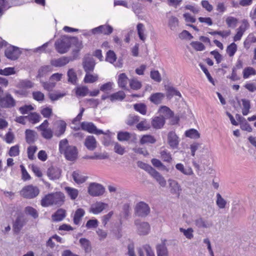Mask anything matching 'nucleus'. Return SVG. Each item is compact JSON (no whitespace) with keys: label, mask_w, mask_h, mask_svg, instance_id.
<instances>
[{"label":"nucleus","mask_w":256,"mask_h":256,"mask_svg":"<svg viewBox=\"0 0 256 256\" xmlns=\"http://www.w3.org/2000/svg\"><path fill=\"white\" fill-rule=\"evenodd\" d=\"M180 231L183 233L184 235L188 240H191L194 238V230L191 228H189L186 230L180 228Z\"/></svg>","instance_id":"864d4df0"},{"label":"nucleus","mask_w":256,"mask_h":256,"mask_svg":"<svg viewBox=\"0 0 256 256\" xmlns=\"http://www.w3.org/2000/svg\"><path fill=\"white\" fill-rule=\"evenodd\" d=\"M59 152L63 154L66 160L74 162L78 158V150L76 146L69 145L67 139L61 140L58 145Z\"/></svg>","instance_id":"f257e3e1"},{"label":"nucleus","mask_w":256,"mask_h":256,"mask_svg":"<svg viewBox=\"0 0 256 256\" xmlns=\"http://www.w3.org/2000/svg\"><path fill=\"white\" fill-rule=\"evenodd\" d=\"M152 164V165L157 168H161L162 170H166L168 171L166 167L162 164V163L158 159L152 158L151 160Z\"/></svg>","instance_id":"338daca9"},{"label":"nucleus","mask_w":256,"mask_h":256,"mask_svg":"<svg viewBox=\"0 0 256 256\" xmlns=\"http://www.w3.org/2000/svg\"><path fill=\"white\" fill-rule=\"evenodd\" d=\"M138 166L145 170L146 171L148 172L149 174H150L154 170V168L152 166H150V165L147 164H146L142 162H141V161H138Z\"/></svg>","instance_id":"13d9d810"},{"label":"nucleus","mask_w":256,"mask_h":256,"mask_svg":"<svg viewBox=\"0 0 256 256\" xmlns=\"http://www.w3.org/2000/svg\"><path fill=\"white\" fill-rule=\"evenodd\" d=\"M113 28L110 25H101L92 30L93 34H102L104 35H110L112 32Z\"/></svg>","instance_id":"ddd939ff"},{"label":"nucleus","mask_w":256,"mask_h":256,"mask_svg":"<svg viewBox=\"0 0 256 256\" xmlns=\"http://www.w3.org/2000/svg\"><path fill=\"white\" fill-rule=\"evenodd\" d=\"M52 70V66L50 65L42 66L38 70L37 78H40L44 76L48 72Z\"/></svg>","instance_id":"58836bf2"},{"label":"nucleus","mask_w":256,"mask_h":256,"mask_svg":"<svg viewBox=\"0 0 256 256\" xmlns=\"http://www.w3.org/2000/svg\"><path fill=\"white\" fill-rule=\"evenodd\" d=\"M134 212L135 214L139 217H146L150 212V208L146 203L140 202L136 204Z\"/></svg>","instance_id":"39448f33"},{"label":"nucleus","mask_w":256,"mask_h":256,"mask_svg":"<svg viewBox=\"0 0 256 256\" xmlns=\"http://www.w3.org/2000/svg\"><path fill=\"white\" fill-rule=\"evenodd\" d=\"M65 190L71 200H74L78 197V191L77 189L66 186L65 188Z\"/></svg>","instance_id":"a19ab883"},{"label":"nucleus","mask_w":256,"mask_h":256,"mask_svg":"<svg viewBox=\"0 0 256 256\" xmlns=\"http://www.w3.org/2000/svg\"><path fill=\"white\" fill-rule=\"evenodd\" d=\"M194 224L199 228H208L212 226V222L211 221L205 220L201 216L194 220Z\"/></svg>","instance_id":"a211bd4d"},{"label":"nucleus","mask_w":256,"mask_h":256,"mask_svg":"<svg viewBox=\"0 0 256 256\" xmlns=\"http://www.w3.org/2000/svg\"><path fill=\"white\" fill-rule=\"evenodd\" d=\"M237 50V45L234 42H232L227 46L226 52L230 56H234Z\"/></svg>","instance_id":"6e6d98bb"},{"label":"nucleus","mask_w":256,"mask_h":256,"mask_svg":"<svg viewBox=\"0 0 256 256\" xmlns=\"http://www.w3.org/2000/svg\"><path fill=\"white\" fill-rule=\"evenodd\" d=\"M116 56L114 52L112 50H109L106 52V60L111 64H113L116 61Z\"/></svg>","instance_id":"5fc2aeb1"},{"label":"nucleus","mask_w":256,"mask_h":256,"mask_svg":"<svg viewBox=\"0 0 256 256\" xmlns=\"http://www.w3.org/2000/svg\"><path fill=\"white\" fill-rule=\"evenodd\" d=\"M125 97L124 92L122 90H120L110 95L109 98L111 102H113L116 100L122 101Z\"/></svg>","instance_id":"c756f323"},{"label":"nucleus","mask_w":256,"mask_h":256,"mask_svg":"<svg viewBox=\"0 0 256 256\" xmlns=\"http://www.w3.org/2000/svg\"><path fill=\"white\" fill-rule=\"evenodd\" d=\"M150 175L154 178L159 184L162 187H165L166 182L164 177L155 169L152 172Z\"/></svg>","instance_id":"4be33fe9"},{"label":"nucleus","mask_w":256,"mask_h":256,"mask_svg":"<svg viewBox=\"0 0 256 256\" xmlns=\"http://www.w3.org/2000/svg\"><path fill=\"white\" fill-rule=\"evenodd\" d=\"M178 136L176 132L171 131L168 132V143L173 149L176 148L179 144V140Z\"/></svg>","instance_id":"dca6fc26"},{"label":"nucleus","mask_w":256,"mask_h":256,"mask_svg":"<svg viewBox=\"0 0 256 256\" xmlns=\"http://www.w3.org/2000/svg\"><path fill=\"white\" fill-rule=\"evenodd\" d=\"M41 134L44 138L50 140L52 137L53 132L50 128L44 129L41 130Z\"/></svg>","instance_id":"774afa93"},{"label":"nucleus","mask_w":256,"mask_h":256,"mask_svg":"<svg viewBox=\"0 0 256 256\" xmlns=\"http://www.w3.org/2000/svg\"><path fill=\"white\" fill-rule=\"evenodd\" d=\"M80 128L82 130L90 134H94L97 135L105 134L102 130L98 129L96 126L92 122H83L80 124Z\"/></svg>","instance_id":"0eeeda50"},{"label":"nucleus","mask_w":256,"mask_h":256,"mask_svg":"<svg viewBox=\"0 0 256 256\" xmlns=\"http://www.w3.org/2000/svg\"><path fill=\"white\" fill-rule=\"evenodd\" d=\"M256 72L255 70L252 67H246L243 70V78H248L251 75H255Z\"/></svg>","instance_id":"680f3d73"},{"label":"nucleus","mask_w":256,"mask_h":256,"mask_svg":"<svg viewBox=\"0 0 256 256\" xmlns=\"http://www.w3.org/2000/svg\"><path fill=\"white\" fill-rule=\"evenodd\" d=\"M140 117L133 114H130L128 116L126 124L129 126H132L134 124L138 122L140 120Z\"/></svg>","instance_id":"4c0bfd02"},{"label":"nucleus","mask_w":256,"mask_h":256,"mask_svg":"<svg viewBox=\"0 0 256 256\" xmlns=\"http://www.w3.org/2000/svg\"><path fill=\"white\" fill-rule=\"evenodd\" d=\"M114 150L116 153L120 155H123L126 152L124 147L122 146L118 142H114Z\"/></svg>","instance_id":"052dcab7"},{"label":"nucleus","mask_w":256,"mask_h":256,"mask_svg":"<svg viewBox=\"0 0 256 256\" xmlns=\"http://www.w3.org/2000/svg\"><path fill=\"white\" fill-rule=\"evenodd\" d=\"M27 220L22 215L17 216L13 224V230L16 234H18L27 222Z\"/></svg>","instance_id":"f8f14e48"},{"label":"nucleus","mask_w":256,"mask_h":256,"mask_svg":"<svg viewBox=\"0 0 256 256\" xmlns=\"http://www.w3.org/2000/svg\"><path fill=\"white\" fill-rule=\"evenodd\" d=\"M136 128L140 131L146 130L150 128V124L146 119H144L137 124Z\"/></svg>","instance_id":"e433bc0d"},{"label":"nucleus","mask_w":256,"mask_h":256,"mask_svg":"<svg viewBox=\"0 0 256 256\" xmlns=\"http://www.w3.org/2000/svg\"><path fill=\"white\" fill-rule=\"evenodd\" d=\"M105 191L104 188L100 184L92 182L88 188V192L92 196H98L104 194Z\"/></svg>","instance_id":"423d86ee"},{"label":"nucleus","mask_w":256,"mask_h":256,"mask_svg":"<svg viewBox=\"0 0 256 256\" xmlns=\"http://www.w3.org/2000/svg\"><path fill=\"white\" fill-rule=\"evenodd\" d=\"M26 140L28 144H32L36 141V137L37 135L36 132L30 129H27L25 131Z\"/></svg>","instance_id":"bb28decb"},{"label":"nucleus","mask_w":256,"mask_h":256,"mask_svg":"<svg viewBox=\"0 0 256 256\" xmlns=\"http://www.w3.org/2000/svg\"><path fill=\"white\" fill-rule=\"evenodd\" d=\"M18 86L20 88H30L34 86V83L28 80H23L19 82Z\"/></svg>","instance_id":"8fccbe9b"},{"label":"nucleus","mask_w":256,"mask_h":256,"mask_svg":"<svg viewBox=\"0 0 256 256\" xmlns=\"http://www.w3.org/2000/svg\"><path fill=\"white\" fill-rule=\"evenodd\" d=\"M66 216V210L62 208L58 209L52 216V218L54 222H60Z\"/></svg>","instance_id":"5701e85b"},{"label":"nucleus","mask_w":256,"mask_h":256,"mask_svg":"<svg viewBox=\"0 0 256 256\" xmlns=\"http://www.w3.org/2000/svg\"><path fill=\"white\" fill-rule=\"evenodd\" d=\"M184 134L186 137L194 139H197L200 137V134L198 131L194 128L186 130Z\"/></svg>","instance_id":"c03bdc74"},{"label":"nucleus","mask_w":256,"mask_h":256,"mask_svg":"<svg viewBox=\"0 0 256 256\" xmlns=\"http://www.w3.org/2000/svg\"><path fill=\"white\" fill-rule=\"evenodd\" d=\"M55 47L57 52L60 54L66 53L71 46L70 38L64 36L55 42Z\"/></svg>","instance_id":"f03ea898"},{"label":"nucleus","mask_w":256,"mask_h":256,"mask_svg":"<svg viewBox=\"0 0 256 256\" xmlns=\"http://www.w3.org/2000/svg\"><path fill=\"white\" fill-rule=\"evenodd\" d=\"M242 102L243 108L242 110V113L244 116H246L250 112V102L249 100L246 99H242Z\"/></svg>","instance_id":"603ef678"},{"label":"nucleus","mask_w":256,"mask_h":256,"mask_svg":"<svg viewBox=\"0 0 256 256\" xmlns=\"http://www.w3.org/2000/svg\"><path fill=\"white\" fill-rule=\"evenodd\" d=\"M79 242L86 252H88L90 250V243L89 240L86 238H80Z\"/></svg>","instance_id":"49530a36"},{"label":"nucleus","mask_w":256,"mask_h":256,"mask_svg":"<svg viewBox=\"0 0 256 256\" xmlns=\"http://www.w3.org/2000/svg\"><path fill=\"white\" fill-rule=\"evenodd\" d=\"M40 193L38 188L36 186L28 185L23 188L21 191L22 195L26 198H34Z\"/></svg>","instance_id":"7ed1b4c3"},{"label":"nucleus","mask_w":256,"mask_h":256,"mask_svg":"<svg viewBox=\"0 0 256 256\" xmlns=\"http://www.w3.org/2000/svg\"><path fill=\"white\" fill-rule=\"evenodd\" d=\"M74 60V58L72 57L62 56L57 59L52 60H50V64L54 67H62Z\"/></svg>","instance_id":"2eb2a0df"},{"label":"nucleus","mask_w":256,"mask_h":256,"mask_svg":"<svg viewBox=\"0 0 256 256\" xmlns=\"http://www.w3.org/2000/svg\"><path fill=\"white\" fill-rule=\"evenodd\" d=\"M28 119L32 124H36L40 120V116L36 112H32L27 116Z\"/></svg>","instance_id":"bf43d9fd"},{"label":"nucleus","mask_w":256,"mask_h":256,"mask_svg":"<svg viewBox=\"0 0 256 256\" xmlns=\"http://www.w3.org/2000/svg\"><path fill=\"white\" fill-rule=\"evenodd\" d=\"M176 168L185 175L190 176L194 174L193 171L190 168H185L184 164L181 163L177 164L176 165Z\"/></svg>","instance_id":"f704fd0d"},{"label":"nucleus","mask_w":256,"mask_h":256,"mask_svg":"<svg viewBox=\"0 0 256 256\" xmlns=\"http://www.w3.org/2000/svg\"><path fill=\"white\" fill-rule=\"evenodd\" d=\"M21 54V52L19 48L10 46L8 47L4 52L5 56L9 60H17Z\"/></svg>","instance_id":"1a4fd4ad"},{"label":"nucleus","mask_w":256,"mask_h":256,"mask_svg":"<svg viewBox=\"0 0 256 256\" xmlns=\"http://www.w3.org/2000/svg\"><path fill=\"white\" fill-rule=\"evenodd\" d=\"M128 78L125 73H122L118 76V86L124 89H126V84H128Z\"/></svg>","instance_id":"473e14b6"},{"label":"nucleus","mask_w":256,"mask_h":256,"mask_svg":"<svg viewBox=\"0 0 256 256\" xmlns=\"http://www.w3.org/2000/svg\"><path fill=\"white\" fill-rule=\"evenodd\" d=\"M72 177L77 184H82L87 179V176H83L79 170L74 171Z\"/></svg>","instance_id":"393cba45"},{"label":"nucleus","mask_w":256,"mask_h":256,"mask_svg":"<svg viewBox=\"0 0 256 256\" xmlns=\"http://www.w3.org/2000/svg\"><path fill=\"white\" fill-rule=\"evenodd\" d=\"M16 72L14 68L12 67L6 68L2 69H0V74L3 76H10L14 74Z\"/></svg>","instance_id":"69168bd1"},{"label":"nucleus","mask_w":256,"mask_h":256,"mask_svg":"<svg viewBox=\"0 0 256 256\" xmlns=\"http://www.w3.org/2000/svg\"><path fill=\"white\" fill-rule=\"evenodd\" d=\"M158 112L162 114L166 118H170L173 117L174 114L170 109L166 106H162L158 110Z\"/></svg>","instance_id":"c9c22d12"},{"label":"nucleus","mask_w":256,"mask_h":256,"mask_svg":"<svg viewBox=\"0 0 256 256\" xmlns=\"http://www.w3.org/2000/svg\"><path fill=\"white\" fill-rule=\"evenodd\" d=\"M52 205L58 206H62L64 202L65 196L62 192L52 193Z\"/></svg>","instance_id":"f3484780"},{"label":"nucleus","mask_w":256,"mask_h":256,"mask_svg":"<svg viewBox=\"0 0 256 256\" xmlns=\"http://www.w3.org/2000/svg\"><path fill=\"white\" fill-rule=\"evenodd\" d=\"M168 182L171 193L174 194H179V192L181 190V188L178 182L172 180H169Z\"/></svg>","instance_id":"2f4dec72"},{"label":"nucleus","mask_w":256,"mask_h":256,"mask_svg":"<svg viewBox=\"0 0 256 256\" xmlns=\"http://www.w3.org/2000/svg\"><path fill=\"white\" fill-rule=\"evenodd\" d=\"M166 122L165 118L164 116L154 117L151 122L152 126L156 129L162 128Z\"/></svg>","instance_id":"6ab92c4d"},{"label":"nucleus","mask_w":256,"mask_h":256,"mask_svg":"<svg viewBox=\"0 0 256 256\" xmlns=\"http://www.w3.org/2000/svg\"><path fill=\"white\" fill-rule=\"evenodd\" d=\"M166 240H163L161 244L156 245L157 256H168V252L166 244Z\"/></svg>","instance_id":"aec40b11"},{"label":"nucleus","mask_w":256,"mask_h":256,"mask_svg":"<svg viewBox=\"0 0 256 256\" xmlns=\"http://www.w3.org/2000/svg\"><path fill=\"white\" fill-rule=\"evenodd\" d=\"M85 146L89 150H94L97 146V142L93 136H88L84 143Z\"/></svg>","instance_id":"412c9836"},{"label":"nucleus","mask_w":256,"mask_h":256,"mask_svg":"<svg viewBox=\"0 0 256 256\" xmlns=\"http://www.w3.org/2000/svg\"><path fill=\"white\" fill-rule=\"evenodd\" d=\"M216 198V204L217 206L220 208H224L226 207V202L222 198L219 193L217 194Z\"/></svg>","instance_id":"e2e57ef3"},{"label":"nucleus","mask_w":256,"mask_h":256,"mask_svg":"<svg viewBox=\"0 0 256 256\" xmlns=\"http://www.w3.org/2000/svg\"><path fill=\"white\" fill-rule=\"evenodd\" d=\"M178 20L177 18L174 16H172L170 18L168 25L171 30H174L178 26Z\"/></svg>","instance_id":"3c124183"},{"label":"nucleus","mask_w":256,"mask_h":256,"mask_svg":"<svg viewBox=\"0 0 256 256\" xmlns=\"http://www.w3.org/2000/svg\"><path fill=\"white\" fill-rule=\"evenodd\" d=\"M98 79V76H94L90 74V72L86 73V76L84 79V82L85 83H94L96 82Z\"/></svg>","instance_id":"4d7b16f0"},{"label":"nucleus","mask_w":256,"mask_h":256,"mask_svg":"<svg viewBox=\"0 0 256 256\" xmlns=\"http://www.w3.org/2000/svg\"><path fill=\"white\" fill-rule=\"evenodd\" d=\"M41 205L43 207H48L52 206V193L46 195L41 200Z\"/></svg>","instance_id":"72a5a7b5"},{"label":"nucleus","mask_w":256,"mask_h":256,"mask_svg":"<svg viewBox=\"0 0 256 256\" xmlns=\"http://www.w3.org/2000/svg\"><path fill=\"white\" fill-rule=\"evenodd\" d=\"M82 65L84 72L86 73L92 72L94 70L96 62L94 58L88 54L86 55L83 59Z\"/></svg>","instance_id":"20e7f679"},{"label":"nucleus","mask_w":256,"mask_h":256,"mask_svg":"<svg viewBox=\"0 0 256 256\" xmlns=\"http://www.w3.org/2000/svg\"><path fill=\"white\" fill-rule=\"evenodd\" d=\"M117 138L120 142H129V143H134L136 140L135 134H132L126 131H120L117 134Z\"/></svg>","instance_id":"9d476101"},{"label":"nucleus","mask_w":256,"mask_h":256,"mask_svg":"<svg viewBox=\"0 0 256 256\" xmlns=\"http://www.w3.org/2000/svg\"><path fill=\"white\" fill-rule=\"evenodd\" d=\"M174 96L181 97V94L179 91L172 86H168L166 89V96L170 98Z\"/></svg>","instance_id":"a18cd8bd"},{"label":"nucleus","mask_w":256,"mask_h":256,"mask_svg":"<svg viewBox=\"0 0 256 256\" xmlns=\"http://www.w3.org/2000/svg\"><path fill=\"white\" fill-rule=\"evenodd\" d=\"M24 212L27 215L31 216L34 219H36L38 217V211L34 208L30 206H27L25 208Z\"/></svg>","instance_id":"ea45409f"},{"label":"nucleus","mask_w":256,"mask_h":256,"mask_svg":"<svg viewBox=\"0 0 256 256\" xmlns=\"http://www.w3.org/2000/svg\"><path fill=\"white\" fill-rule=\"evenodd\" d=\"M62 170L59 168L54 166L50 167L46 172L47 176L51 180H56L60 178Z\"/></svg>","instance_id":"4468645a"},{"label":"nucleus","mask_w":256,"mask_h":256,"mask_svg":"<svg viewBox=\"0 0 256 256\" xmlns=\"http://www.w3.org/2000/svg\"><path fill=\"white\" fill-rule=\"evenodd\" d=\"M106 206H107V204L104 202H98L90 208V212L94 214H98L101 212Z\"/></svg>","instance_id":"c85d7f7f"},{"label":"nucleus","mask_w":256,"mask_h":256,"mask_svg":"<svg viewBox=\"0 0 256 256\" xmlns=\"http://www.w3.org/2000/svg\"><path fill=\"white\" fill-rule=\"evenodd\" d=\"M134 224L137 227L138 232L140 235H146L150 230V226L147 222H141L138 220H134Z\"/></svg>","instance_id":"9b49d317"},{"label":"nucleus","mask_w":256,"mask_h":256,"mask_svg":"<svg viewBox=\"0 0 256 256\" xmlns=\"http://www.w3.org/2000/svg\"><path fill=\"white\" fill-rule=\"evenodd\" d=\"M164 96V94L163 93L156 92L152 94L149 98V100L153 104L158 105L162 103Z\"/></svg>","instance_id":"b1692460"},{"label":"nucleus","mask_w":256,"mask_h":256,"mask_svg":"<svg viewBox=\"0 0 256 256\" xmlns=\"http://www.w3.org/2000/svg\"><path fill=\"white\" fill-rule=\"evenodd\" d=\"M88 94V88L86 86H78L76 90V94L77 96H84Z\"/></svg>","instance_id":"09e8293b"},{"label":"nucleus","mask_w":256,"mask_h":256,"mask_svg":"<svg viewBox=\"0 0 256 256\" xmlns=\"http://www.w3.org/2000/svg\"><path fill=\"white\" fill-rule=\"evenodd\" d=\"M66 128V122L60 120L58 122L56 130L54 132V135L57 137H60L65 132Z\"/></svg>","instance_id":"a878e982"},{"label":"nucleus","mask_w":256,"mask_h":256,"mask_svg":"<svg viewBox=\"0 0 256 256\" xmlns=\"http://www.w3.org/2000/svg\"><path fill=\"white\" fill-rule=\"evenodd\" d=\"M156 140L154 136L150 134L144 135L140 140V143L142 144H154Z\"/></svg>","instance_id":"79ce46f5"},{"label":"nucleus","mask_w":256,"mask_h":256,"mask_svg":"<svg viewBox=\"0 0 256 256\" xmlns=\"http://www.w3.org/2000/svg\"><path fill=\"white\" fill-rule=\"evenodd\" d=\"M191 46L197 51H202L205 49L204 44L200 42L194 41L190 43Z\"/></svg>","instance_id":"0e129e2a"},{"label":"nucleus","mask_w":256,"mask_h":256,"mask_svg":"<svg viewBox=\"0 0 256 256\" xmlns=\"http://www.w3.org/2000/svg\"><path fill=\"white\" fill-rule=\"evenodd\" d=\"M134 108L136 112H138L142 115L146 114L147 108L146 104L144 103H138L134 105Z\"/></svg>","instance_id":"37998d69"},{"label":"nucleus","mask_w":256,"mask_h":256,"mask_svg":"<svg viewBox=\"0 0 256 256\" xmlns=\"http://www.w3.org/2000/svg\"><path fill=\"white\" fill-rule=\"evenodd\" d=\"M16 105V101L10 94L7 93L4 96L0 97V107L2 108H12Z\"/></svg>","instance_id":"6e6552de"},{"label":"nucleus","mask_w":256,"mask_h":256,"mask_svg":"<svg viewBox=\"0 0 256 256\" xmlns=\"http://www.w3.org/2000/svg\"><path fill=\"white\" fill-rule=\"evenodd\" d=\"M85 214V211L82 208H78L74 214L73 222L74 224L78 225L80 224V222L82 220V218Z\"/></svg>","instance_id":"cd10ccee"},{"label":"nucleus","mask_w":256,"mask_h":256,"mask_svg":"<svg viewBox=\"0 0 256 256\" xmlns=\"http://www.w3.org/2000/svg\"><path fill=\"white\" fill-rule=\"evenodd\" d=\"M68 77V82L72 84H76L78 78L76 72L73 68H70L68 70L67 72Z\"/></svg>","instance_id":"7c9ffc66"},{"label":"nucleus","mask_w":256,"mask_h":256,"mask_svg":"<svg viewBox=\"0 0 256 256\" xmlns=\"http://www.w3.org/2000/svg\"><path fill=\"white\" fill-rule=\"evenodd\" d=\"M136 29L140 39L144 42L146 40V37L144 34L145 30L144 25L142 23H138L136 26Z\"/></svg>","instance_id":"de8ad7c7"}]
</instances>
